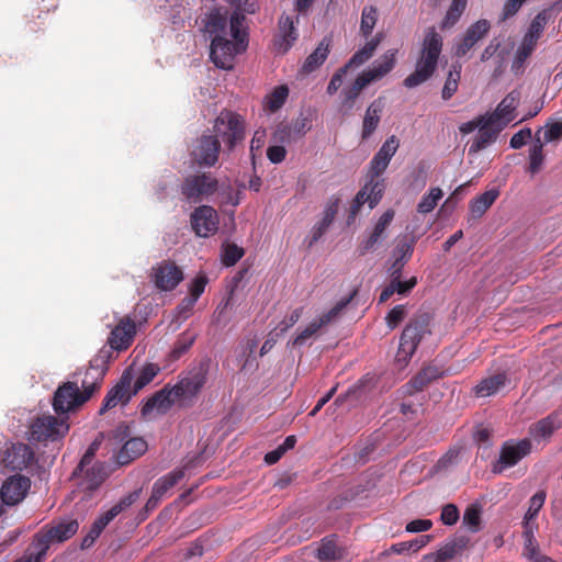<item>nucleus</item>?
<instances>
[{
	"label": "nucleus",
	"instance_id": "1",
	"mask_svg": "<svg viewBox=\"0 0 562 562\" xmlns=\"http://www.w3.org/2000/svg\"><path fill=\"white\" fill-rule=\"evenodd\" d=\"M244 20L237 11L228 19V11L223 8L211 10L202 19L203 30L211 40L210 58L216 67L232 69L236 56L246 50L248 38Z\"/></svg>",
	"mask_w": 562,
	"mask_h": 562
},
{
	"label": "nucleus",
	"instance_id": "2",
	"mask_svg": "<svg viewBox=\"0 0 562 562\" xmlns=\"http://www.w3.org/2000/svg\"><path fill=\"white\" fill-rule=\"evenodd\" d=\"M443 38L435 27L426 30L416 59L415 70L404 80L406 88H415L426 82L435 74L442 52Z\"/></svg>",
	"mask_w": 562,
	"mask_h": 562
},
{
	"label": "nucleus",
	"instance_id": "3",
	"mask_svg": "<svg viewBox=\"0 0 562 562\" xmlns=\"http://www.w3.org/2000/svg\"><path fill=\"white\" fill-rule=\"evenodd\" d=\"M103 370L91 367L82 381L83 392L74 382H66L60 385L54 395L53 406L57 414H66L77 409L87 402L100 387L103 379Z\"/></svg>",
	"mask_w": 562,
	"mask_h": 562
},
{
	"label": "nucleus",
	"instance_id": "4",
	"mask_svg": "<svg viewBox=\"0 0 562 562\" xmlns=\"http://www.w3.org/2000/svg\"><path fill=\"white\" fill-rule=\"evenodd\" d=\"M213 132L214 138L221 139L228 150H233L245 137V123L238 114L222 111L214 121Z\"/></svg>",
	"mask_w": 562,
	"mask_h": 562
},
{
	"label": "nucleus",
	"instance_id": "5",
	"mask_svg": "<svg viewBox=\"0 0 562 562\" xmlns=\"http://www.w3.org/2000/svg\"><path fill=\"white\" fill-rule=\"evenodd\" d=\"M426 334H429V329L427 322L424 319L412 322L404 328L395 356V362L400 369L406 367L418 342Z\"/></svg>",
	"mask_w": 562,
	"mask_h": 562
},
{
	"label": "nucleus",
	"instance_id": "6",
	"mask_svg": "<svg viewBox=\"0 0 562 562\" xmlns=\"http://www.w3.org/2000/svg\"><path fill=\"white\" fill-rule=\"evenodd\" d=\"M90 462L91 454L86 453L74 472V475L78 477L77 493L83 494L82 499L90 496V494L103 483L108 475L103 464L95 463L88 467Z\"/></svg>",
	"mask_w": 562,
	"mask_h": 562
},
{
	"label": "nucleus",
	"instance_id": "7",
	"mask_svg": "<svg viewBox=\"0 0 562 562\" xmlns=\"http://www.w3.org/2000/svg\"><path fill=\"white\" fill-rule=\"evenodd\" d=\"M69 430V425L64 419H58L52 415L37 417L30 425V440L38 442L57 441L61 439Z\"/></svg>",
	"mask_w": 562,
	"mask_h": 562
},
{
	"label": "nucleus",
	"instance_id": "8",
	"mask_svg": "<svg viewBox=\"0 0 562 562\" xmlns=\"http://www.w3.org/2000/svg\"><path fill=\"white\" fill-rule=\"evenodd\" d=\"M140 491H134L128 494L124 498H122L117 504L112 506L108 512L101 515L92 524L88 535L82 539L81 547L83 549L90 548L97 538L101 535L103 529L112 521L120 513H122L125 508L130 507L136 499L139 497Z\"/></svg>",
	"mask_w": 562,
	"mask_h": 562
},
{
	"label": "nucleus",
	"instance_id": "9",
	"mask_svg": "<svg viewBox=\"0 0 562 562\" xmlns=\"http://www.w3.org/2000/svg\"><path fill=\"white\" fill-rule=\"evenodd\" d=\"M206 382V372L203 368L191 371L172 387L179 406H189L200 393Z\"/></svg>",
	"mask_w": 562,
	"mask_h": 562
},
{
	"label": "nucleus",
	"instance_id": "10",
	"mask_svg": "<svg viewBox=\"0 0 562 562\" xmlns=\"http://www.w3.org/2000/svg\"><path fill=\"white\" fill-rule=\"evenodd\" d=\"M217 191L218 181L207 173L189 176L182 184V194L193 202L207 199Z\"/></svg>",
	"mask_w": 562,
	"mask_h": 562
},
{
	"label": "nucleus",
	"instance_id": "11",
	"mask_svg": "<svg viewBox=\"0 0 562 562\" xmlns=\"http://www.w3.org/2000/svg\"><path fill=\"white\" fill-rule=\"evenodd\" d=\"M531 452L529 439L506 441L499 452V458L493 465L494 473H502L508 468L516 465L521 459Z\"/></svg>",
	"mask_w": 562,
	"mask_h": 562
},
{
	"label": "nucleus",
	"instance_id": "12",
	"mask_svg": "<svg viewBox=\"0 0 562 562\" xmlns=\"http://www.w3.org/2000/svg\"><path fill=\"white\" fill-rule=\"evenodd\" d=\"M520 102V92L510 91L491 113H485L491 126L503 130L517 119V108Z\"/></svg>",
	"mask_w": 562,
	"mask_h": 562
},
{
	"label": "nucleus",
	"instance_id": "13",
	"mask_svg": "<svg viewBox=\"0 0 562 562\" xmlns=\"http://www.w3.org/2000/svg\"><path fill=\"white\" fill-rule=\"evenodd\" d=\"M351 297L341 300L334 307H331L328 312L322 314L321 316L314 318L304 329H302L292 341L293 346H303L306 344L308 339H311L318 330L323 327L335 322L341 311L348 305Z\"/></svg>",
	"mask_w": 562,
	"mask_h": 562
},
{
	"label": "nucleus",
	"instance_id": "14",
	"mask_svg": "<svg viewBox=\"0 0 562 562\" xmlns=\"http://www.w3.org/2000/svg\"><path fill=\"white\" fill-rule=\"evenodd\" d=\"M34 451L26 443H10L0 454L4 468L22 471L34 462Z\"/></svg>",
	"mask_w": 562,
	"mask_h": 562
},
{
	"label": "nucleus",
	"instance_id": "15",
	"mask_svg": "<svg viewBox=\"0 0 562 562\" xmlns=\"http://www.w3.org/2000/svg\"><path fill=\"white\" fill-rule=\"evenodd\" d=\"M31 488V480L21 474L9 476L0 488V497L5 505H15L22 502Z\"/></svg>",
	"mask_w": 562,
	"mask_h": 562
},
{
	"label": "nucleus",
	"instance_id": "16",
	"mask_svg": "<svg viewBox=\"0 0 562 562\" xmlns=\"http://www.w3.org/2000/svg\"><path fill=\"white\" fill-rule=\"evenodd\" d=\"M217 212L209 205H202L191 214V225L195 234L200 237L214 235L218 229Z\"/></svg>",
	"mask_w": 562,
	"mask_h": 562
},
{
	"label": "nucleus",
	"instance_id": "17",
	"mask_svg": "<svg viewBox=\"0 0 562 562\" xmlns=\"http://www.w3.org/2000/svg\"><path fill=\"white\" fill-rule=\"evenodd\" d=\"M491 23L487 20H479L470 25L465 33L454 43L453 54L457 57L465 56L490 31Z\"/></svg>",
	"mask_w": 562,
	"mask_h": 562
},
{
	"label": "nucleus",
	"instance_id": "18",
	"mask_svg": "<svg viewBox=\"0 0 562 562\" xmlns=\"http://www.w3.org/2000/svg\"><path fill=\"white\" fill-rule=\"evenodd\" d=\"M133 379V369H126L123 372L117 384L113 389H111L106 394L104 398V404L100 411L101 413H103L105 409L115 407L120 403H127L132 398V396L136 394L134 393V389L131 390Z\"/></svg>",
	"mask_w": 562,
	"mask_h": 562
},
{
	"label": "nucleus",
	"instance_id": "19",
	"mask_svg": "<svg viewBox=\"0 0 562 562\" xmlns=\"http://www.w3.org/2000/svg\"><path fill=\"white\" fill-rule=\"evenodd\" d=\"M151 278L157 289L171 291L182 281L183 273L175 263L162 261L153 268Z\"/></svg>",
	"mask_w": 562,
	"mask_h": 562
},
{
	"label": "nucleus",
	"instance_id": "20",
	"mask_svg": "<svg viewBox=\"0 0 562 562\" xmlns=\"http://www.w3.org/2000/svg\"><path fill=\"white\" fill-rule=\"evenodd\" d=\"M310 128L308 116L300 115L291 123H280L273 132L272 139L276 143L289 144L304 136Z\"/></svg>",
	"mask_w": 562,
	"mask_h": 562
},
{
	"label": "nucleus",
	"instance_id": "21",
	"mask_svg": "<svg viewBox=\"0 0 562 562\" xmlns=\"http://www.w3.org/2000/svg\"><path fill=\"white\" fill-rule=\"evenodd\" d=\"M79 528V524L76 519H64L58 524L52 526L44 536L37 538L36 547L38 550L48 548L49 543L63 542L72 537Z\"/></svg>",
	"mask_w": 562,
	"mask_h": 562
},
{
	"label": "nucleus",
	"instance_id": "22",
	"mask_svg": "<svg viewBox=\"0 0 562 562\" xmlns=\"http://www.w3.org/2000/svg\"><path fill=\"white\" fill-rule=\"evenodd\" d=\"M220 142L211 135L200 137L192 148V157L200 166L212 167L218 160Z\"/></svg>",
	"mask_w": 562,
	"mask_h": 562
},
{
	"label": "nucleus",
	"instance_id": "23",
	"mask_svg": "<svg viewBox=\"0 0 562 562\" xmlns=\"http://www.w3.org/2000/svg\"><path fill=\"white\" fill-rule=\"evenodd\" d=\"M373 177L364 184V187L357 193L352 212L356 213L363 204H368L370 209H373L381 200L384 191V180Z\"/></svg>",
	"mask_w": 562,
	"mask_h": 562
},
{
	"label": "nucleus",
	"instance_id": "24",
	"mask_svg": "<svg viewBox=\"0 0 562 562\" xmlns=\"http://www.w3.org/2000/svg\"><path fill=\"white\" fill-rule=\"evenodd\" d=\"M173 405L179 406V402L176 397V394L172 387L165 386L159 392H157L154 396L149 397L147 402L144 404L142 408V414L144 416H149L151 414H165L167 413Z\"/></svg>",
	"mask_w": 562,
	"mask_h": 562
},
{
	"label": "nucleus",
	"instance_id": "25",
	"mask_svg": "<svg viewBox=\"0 0 562 562\" xmlns=\"http://www.w3.org/2000/svg\"><path fill=\"white\" fill-rule=\"evenodd\" d=\"M470 539L465 536H458L447 541L436 552L426 554L424 562H448L461 554L468 547Z\"/></svg>",
	"mask_w": 562,
	"mask_h": 562
},
{
	"label": "nucleus",
	"instance_id": "26",
	"mask_svg": "<svg viewBox=\"0 0 562 562\" xmlns=\"http://www.w3.org/2000/svg\"><path fill=\"white\" fill-rule=\"evenodd\" d=\"M398 139L395 136L389 137L374 155L370 162V172L373 177H379L387 168L392 157L398 148Z\"/></svg>",
	"mask_w": 562,
	"mask_h": 562
},
{
	"label": "nucleus",
	"instance_id": "27",
	"mask_svg": "<svg viewBox=\"0 0 562 562\" xmlns=\"http://www.w3.org/2000/svg\"><path fill=\"white\" fill-rule=\"evenodd\" d=\"M183 477V471H173L159 480L153 486L151 495L146 503V509L153 510L157 507L165 494Z\"/></svg>",
	"mask_w": 562,
	"mask_h": 562
},
{
	"label": "nucleus",
	"instance_id": "28",
	"mask_svg": "<svg viewBox=\"0 0 562 562\" xmlns=\"http://www.w3.org/2000/svg\"><path fill=\"white\" fill-rule=\"evenodd\" d=\"M562 425L560 413L554 412L530 427V436L537 441L548 440Z\"/></svg>",
	"mask_w": 562,
	"mask_h": 562
},
{
	"label": "nucleus",
	"instance_id": "29",
	"mask_svg": "<svg viewBox=\"0 0 562 562\" xmlns=\"http://www.w3.org/2000/svg\"><path fill=\"white\" fill-rule=\"evenodd\" d=\"M297 38L293 18L289 15L281 16L279 21V35L274 42L276 49L279 53H286Z\"/></svg>",
	"mask_w": 562,
	"mask_h": 562
},
{
	"label": "nucleus",
	"instance_id": "30",
	"mask_svg": "<svg viewBox=\"0 0 562 562\" xmlns=\"http://www.w3.org/2000/svg\"><path fill=\"white\" fill-rule=\"evenodd\" d=\"M396 53V49H390L385 52L373 63L370 69L361 74L362 77L369 80L370 83L383 78L393 69L395 65Z\"/></svg>",
	"mask_w": 562,
	"mask_h": 562
},
{
	"label": "nucleus",
	"instance_id": "31",
	"mask_svg": "<svg viewBox=\"0 0 562 562\" xmlns=\"http://www.w3.org/2000/svg\"><path fill=\"white\" fill-rule=\"evenodd\" d=\"M538 529L537 524H529L524 527V557L528 559L529 562H554L552 559L542 555L539 552V546L535 538V532Z\"/></svg>",
	"mask_w": 562,
	"mask_h": 562
},
{
	"label": "nucleus",
	"instance_id": "32",
	"mask_svg": "<svg viewBox=\"0 0 562 562\" xmlns=\"http://www.w3.org/2000/svg\"><path fill=\"white\" fill-rule=\"evenodd\" d=\"M135 335V325L130 319H123L112 330L109 338L111 348L115 350L126 349L133 340Z\"/></svg>",
	"mask_w": 562,
	"mask_h": 562
},
{
	"label": "nucleus",
	"instance_id": "33",
	"mask_svg": "<svg viewBox=\"0 0 562 562\" xmlns=\"http://www.w3.org/2000/svg\"><path fill=\"white\" fill-rule=\"evenodd\" d=\"M147 450V443L143 438H131L122 447L117 454V462L121 464L128 463L130 461L138 458Z\"/></svg>",
	"mask_w": 562,
	"mask_h": 562
},
{
	"label": "nucleus",
	"instance_id": "34",
	"mask_svg": "<svg viewBox=\"0 0 562 562\" xmlns=\"http://www.w3.org/2000/svg\"><path fill=\"white\" fill-rule=\"evenodd\" d=\"M507 378L504 373L494 374L483 379L475 387L474 392L479 397H488L499 392L506 384Z\"/></svg>",
	"mask_w": 562,
	"mask_h": 562
},
{
	"label": "nucleus",
	"instance_id": "35",
	"mask_svg": "<svg viewBox=\"0 0 562 562\" xmlns=\"http://www.w3.org/2000/svg\"><path fill=\"white\" fill-rule=\"evenodd\" d=\"M337 213V203L328 204L323 211L322 218L311 229L308 246L315 244L328 229Z\"/></svg>",
	"mask_w": 562,
	"mask_h": 562
},
{
	"label": "nucleus",
	"instance_id": "36",
	"mask_svg": "<svg viewBox=\"0 0 562 562\" xmlns=\"http://www.w3.org/2000/svg\"><path fill=\"white\" fill-rule=\"evenodd\" d=\"M394 218V211L387 210L385 211L380 218L378 220L373 232L370 236L362 243V251H369L373 248V246L380 240L386 227L391 224Z\"/></svg>",
	"mask_w": 562,
	"mask_h": 562
},
{
	"label": "nucleus",
	"instance_id": "37",
	"mask_svg": "<svg viewBox=\"0 0 562 562\" xmlns=\"http://www.w3.org/2000/svg\"><path fill=\"white\" fill-rule=\"evenodd\" d=\"M499 132L495 126L481 127L469 147V155L477 154L492 145Z\"/></svg>",
	"mask_w": 562,
	"mask_h": 562
},
{
	"label": "nucleus",
	"instance_id": "38",
	"mask_svg": "<svg viewBox=\"0 0 562 562\" xmlns=\"http://www.w3.org/2000/svg\"><path fill=\"white\" fill-rule=\"evenodd\" d=\"M499 192L497 189H491L476 196L470 202V212L472 217L479 218L481 217L490 206L495 202L498 198Z\"/></svg>",
	"mask_w": 562,
	"mask_h": 562
},
{
	"label": "nucleus",
	"instance_id": "39",
	"mask_svg": "<svg viewBox=\"0 0 562 562\" xmlns=\"http://www.w3.org/2000/svg\"><path fill=\"white\" fill-rule=\"evenodd\" d=\"M380 42L381 36H375L371 41L367 42L366 45L351 57V59L345 66V68H358L359 66L364 64L368 59L372 57Z\"/></svg>",
	"mask_w": 562,
	"mask_h": 562
},
{
	"label": "nucleus",
	"instance_id": "40",
	"mask_svg": "<svg viewBox=\"0 0 562 562\" xmlns=\"http://www.w3.org/2000/svg\"><path fill=\"white\" fill-rule=\"evenodd\" d=\"M289 97V88L285 85L276 87L263 100V108L270 112L280 110Z\"/></svg>",
	"mask_w": 562,
	"mask_h": 562
},
{
	"label": "nucleus",
	"instance_id": "41",
	"mask_svg": "<svg viewBox=\"0 0 562 562\" xmlns=\"http://www.w3.org/2000/svg\"><path fill=\"white\" fill-rule=\"evenodd\" d=\"M549 20V13L547 10L539 12L531 21L526 34L522 38L537 44L541 37Z\"/></svg>",
	"mask_w": 562,
	"mask_h": 562
},
{
	"label": "nucleus",
	"instance_id": "42",
	"mask_svg": "<svg viewBox=\"0 0 562 562\" xmlns=\"http://www.w3.org/2000/svg\"><path fill=\"white\" fill-rule=\"evenodd\" d=\"M461 69L462 66L459 63H453L451 65V68L448 72L447 79L445 81L442 91H441V98L443 100H449L452 98V95L457 92L459 87V81L461 79Z\"/></svg>",
	"mask_w": 562,
	"mask_h": 562
},
{
	"label": "nucleus",
	"instance_id": "43",
	"mask_svg": "<svg viewBox=\"0 0 562 562\" xmlns=\"http://www.w3.org/2000/svg\"><path fill=\"white\" fill-rule=\"evenodd\" d=\"M206 285V278L203 276L196 277L190 288V297L186 299L181 306L179 307L180 311H184V317H188L190 311L192 310L193 305L196 303L200 295L204 292Z\"/></svg>",
	"mask_w": 562,
	"mask_h": 562
},
{
	"label": "nucleus",
	"instance_id": "44",
	"mask_svg": "<svg viewBox=\"0 0 562 562\" xmlns=\"http://www.w3.org/2000/svg\"><path fill=\"white\" fill-rule=\"evenodd\" d=\"M535 43L529 42L525 38H522L521 43L519 44L513 64H512V70L515 74H520L524 70V65L527 58L532 54V52L536 48Z\"/></svg>",
	"mask_w": 562,
	"mask_h": 562
},
{
	"label": "nucleus",
	"instance_id": "45",
	"mask_svg": "<svg viewBox=\"0 0 562 562\" xmlns=\"http://www.w3.org/2000/svg\"><path fill=\"white\" fill-rule=\"evenodd\" d=\"M317 558L324 562H331L342 558V552L334 538H325L317 549Z\"/></svg>",
	"mask_w": 562,
	"mask_h": 562
},
{
	"label": "nucleus",
	"instance_id": "46",
	"mask_svg": "<svg viewBox=\"0 0 562 562\" xmlns=\"http://www.w3.org/2000/svg\"><path fill=\"white\" fill-rule=\"evenodd\" d=\"M381 104L379 102H373L366 112L364 119H363V130H362V137L367 138L369 137L372 132L376 128L379 122H380V113H381Z\"/></svg>",
	"mask_w": 562,
	"mask_h": 562
},
{
	"label": "nucleus",
	"instance_id": "47",
	"mask_svg": "<svg viewBox=\"0 0 562 562\" xmlns=\"http://www.w3.org/2000/svg\"><path fill=\"white\" fill-rule=\"evenodd\" d=\"M328 53V44H326L325 42L319 43L315 50L305 59L303 64V70L305 72H311L315 70L325 61Z\"/></svg>",
	"mask_w": 562,
	"mask_h": 562
},
{
	"label": "nucleus",
	"instance_id": "48",
	"mask_svg": "<svg viewBox=\"0 0 562 562\" xmlns=\"http://www.w3.org/2000/svg\"><path fill=\"white\" fill-rule=\"evenodd\" d=\"M160 367L155 363L145 364L138 372L134 382V393H138L143 387L148 385L159 373Z\"/></svg>",
	"mask_w": 562,
	"mask_h": 562
},
{
	"label": "nucleus",
	"instance_id": "49",
	"mask_svg": "<svg viewBox=\"0 0 562 562\" xmlns=\"http://www.w3.org/2000/svg\"><path fill=\"white\" fill-rule=\"evenodd\" d=\"M442 196L443 192L440 188H431L419 201L417 211L422 214L430 213L437 206Z\"/></svg>",
	"mask_w": 562,
	"mask_h": 562
},
{
	"label": "nucleus",
	"instance_id": "50",
	"mask_svg": "<svg viewBox=\"0 0 562 562\" xmlns=\"http://www.w3.org/2000/svg\"><path fill=\"white\" fill-rule=\"evenodd\" d=\"M369 83H370L369 80H367L366 78L362 77V75H360L355 80L352 86L344 91V101H342L344 108H346L347 110H350L353 105L355 100L358 98L360 91Z\"/></svg>",
	"mask_w": 562,
	"mask_h": 562
},
{
	"label": "nucleus",
	"instance_id": "51",
	"mask_svg": "<svg viewBox=\"0 0 562 562\" xmlns=\"http://www.w3.org/2000/svg\"><path fill=\"white\" fill-rule=\"evenodd\" d=\"M465 5L467 0H452V3L441 22V27L449 29L453 26L463 13Z\"/></svg>",
	"mask_w": 562,
	"mask_h": 562
},
{
	"label": "nucleus",
	"instance_id": "52",
	"mask_svg": "<svg viewBox=\"0 0 562 562\" xmlns=\"http://www.w3.org/2000/svg\"><path fill=\"white\" fill-rule=\"evenodd\" d=\"M546 501V493L543 491L537 492L529 501V507L524 518V527L529 524H535L539 510L542 508Z\"/></svg>",
	"mask_w": 562,
	"mask_h": 562
},
{
	"label": "nucleus",
	"instance_id": "53",
	"mask_svg": "<svg viewBox=\"0 0 562 562\" xmlns=\"http://www.w3.org/2000/svg\"><path fill=\"white\" fill-rule=\"evenodd\" d=\"M540 136L544 144L559 140L562 137V122H551L541 127L536 137Z\"/></svg>",
	"mask_w": 562,
	"mask_h": 562
},
{
	"label": "nucleus",
	"instance_id": "54",
	"mask_svg": "<svg viewBox=\"0 0 562 562\" xmlns=\"http://www.w3.org/2000/svg\"><path fill=\"white\" fill-rule=\"evenodd\" d=\"M378 20V11L374 7H364L361 15L360 31L363 36H369Z\"/></svg>",
	"mask_w": 562,
	"mask_h": 562
},
{
	"label": "nucleus",
	"instance_id": "55",
	"mask_svg": "<svg viewBox=\"0 0 562 562\" xmlns=\"http://www.w3.org/2000/svg\"><path fill=\"white\" fill-rule=\"evenodd\" d=\"M195 337V334L190 331L181 334L171 350L172 358H180L193 345Z\"/></svg>",
	"mask_w": 562,
	"mask_h": 562
},
{
	"label": "nucleus",
	"instance_id": "56",
	"mask_svg": "<svg viewBox=\"0 0 562 562\" xmlns=\"http://www.w3.org/2000/svg\"><path fill=\"white\" fill-rule=\"evenodd\" d=\"M462 522L471 532H477L481 524L480 508L474 505L468 507L463 514Z\"/></svg>",
	"mask_w": 562,
	"mask_h": 562
},
{
	"label": "nucleus",
	"instance_id": "57",
	"mask_svg": "<svg viewBox=\"0 0 562 562\" xmlns=\"http://www.w3.org/2000/svg\"><path fill=\"white\" fill-rule=\"evenodd\" d=\"M543 143L541 142V137H536V140L530 148L529 151V159H530V171L531 173H536L539 171L542 161H543V154H542Z\"/></svg>",
	"mask_w": 562,
	"mask_h": 562
},
{
	"label": "nucleus",
	"instance_id": "58",
	"mask_svg": "<svg viewBox=\"0 0 562 562\" xmlns=\"http://www.w3.org/2000/svg\"><path fill=\"white\" fill-rule=\"evenodd\" d=\"M243 256V248L235 244L225 245L222 251L223 263L227 267L234 266Z\"/></svg>",
	"mask_w": 562,
	"mask_h": 562
},
{
	"label": "nucleus",
	"instance_id": "59",
	"mask_svg": "<svg viewBox=\"0 0 562 562\" xmlns=\"http://www.w3.org/2000/svg\"><path fill=\"white\" fill-rule=\"evenodd\" d=\"M486 126H491V125L486 119V115L482 114V115L474 117L471 121L460 124L459 132L462 135H468V134H471L472 132H474L475 130L479 131L481 127H486Z\"/></svg>",
	"mask_w": 562,
	"mask_h": 562
},
{
	"label": "nucleus",
	"instance_id": "60",
	"mask_svg": "<svg viewBox=\"0 0 562 562\" xmlns=\"http://www.w3.org/2000/svg\"><path fill=\"white\" fill-rule=\"evenodd\" d=\"M439 376V372L436 368L428 367L425 368L414 380L413 385L416 390H422L427 383L437 379Z\"/></svg>",
	"mask_w": 562,
	"mask_h": 562
},
{
	"label": "nucleus",
	"instance_id": "61",
	"mask_svg": "<svg viewBox=\"0 0 562 562\" xmlns=\"http://www.w3.org/2000/svg\"><path fill=\"white\" fill-rule=\"evenodd\" d=\"M218 194L221 195V202L224 204H231L236 206L240 202V191L234 192L229 184L218 186Z\"/></svg>",
	"mask_w": 562,
	"mask_h": 562
},
{
	"label": "nucleus",
	"instance_id": "62",
	"mask_svg": "<svg viewBox=\"0 0 562 562\" xmlns=\"http://www.w3.org/2000/svg\"><path fill=\"white\" fill-rule=\"evenodd\" d=\"M406 311L404 305H396L385 317L389 328L394 329L405 317Z\"/></svg>",
	"mask_w": 562,
	"mask_h": 562
},
{
	"label": "nucleus",
	"instance_id": "63",
	"mask_svg": "<svg viewBox=\"0 0 562 562\" xmlns=\"http://www.w3.org/2000/svg\"><path fill=\"white\" fill-rule=\"evenodd\" d=\"M440 519H441L442 524H445L447 526L454 525L459 519V510H458L457 506H454L453 504H448V505L443 506V508L441 510Z\"/></svg>",
	"mask_w": 562,
	"mask_h": 562
},
{
	"label": "nucleus",
	"instance_id": "64",
	"mask_svg": "<svg viewBox=\"0 0 562 562\" xmlns=\"http://www.w3.org/2000/svg\"><path fill=\"white\" fill-rule=\"evenodd\" d=\"M531 138V130L522 128L515 133L510 138V147L518 149L521 148Z\"/></svg>",
	"mask_w": 562,
	"mask_h": 562
}]
</instances>
